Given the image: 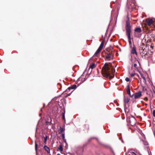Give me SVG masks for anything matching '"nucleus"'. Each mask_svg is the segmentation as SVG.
<instances>
[{
	"mask_svg": "<svg viewBox=\"0 0 155 155\" xmlns=\"http://www.w3.org/2000/svg\"><path fill=\"white\" fill-rule=\"evenodd\" d=\"M61 137L63 140H64V138H65L64 134L63 133V134H62Z\"/></svg>",
	"mask_w": 155,
	"mask_h": 155,
	"instance_id": "393cba45",
	"label": "nucleus"
},
{
	"mask_svg": "<svg viewBox=\"0 0 155 155\" xmlns=\"http://www.w3.org/2000/svg\"><path fill=\"white\" fill-rule=\"evenodd\" d=\"M124 101L125 103H127L129 102V99L127 97H124Z\"/></svg>",
	"mask_w": 155,
	"mask_h": 155,
	"instance_id": "a211bd4d",
	"label": "nucleus"
},
{
	"mask_svg": "<svg viewBox=\"0 0 155 155\" xmlns=\"http://www.w3.org/2000/svg\"><path fill=\"white\" fill-rule=\"evenodd\" d=\"M113 55L111 53H107L106 55V59L107 61H110L113 58Z\"/></svg>",
	"mask_w": 155,
	"mask_h": 155,
	"instance_id": "423d86ee",
	"label": "nucleus"
},
{
	"mask_svg": "<svg viewBox=\"0 0 155 155\" xmlns=\"http://www.w3.org/2000/svg\"><path fill=\"white\" fill-rule=\"evenodd\" d=\"M47 138H48V136H46L45 137H44V143H45V144H46Z\"/></svg>",
	"mask_w": 155,
	"mask_h": 155,
	"instance_id": "4be33fe9",
	"label": "nucleus"
},
{
	"mask_svg": "<svg viewBox=\"0 0 155 155\" xmlns=\"http://www.w3.org/2000/svg\"><path fill=\"white\" fill-rule=\"evenodd\" d=\"M38 144L37 143L36 141L35 142V149L36 152L37 151Z\"/></svg>",
	"mask_w": 155,
	"mask_h": 155,
	"instance_id": "aec40b11",
	"label": "nucleus"
},
{
	"mask_svg": "<svg viewBox=\"0 0 155 155\" xmlns=\"http://www.w3.org/2000/svg\"><path fill=\"white\" fill-rule=\"evenodd\" d=\"M142 47L140 49V52L141 55L143 56L147 54V49L145 48L144 46L143 47L142 46Z\"/></svg>",
	"mask_w": 155,
	"mask_h": 155,
	"instance_id": "20e7f679",
	"label": "nucleus"
},
{
	"mask_svg": "<svg viewBox=\"0 0 155 155\" xmlns=\"http://www.w3.org/2000/svg\"><path fill=\"white\" fill-rule=\"evenodd\" d=\"M57 155H61L60 154H59V153H58V154H57Z\"/></svg>",
	"mask_w": 155,
	"mask_h": 155,
	"instance_id": "c9c22d12",
	"label": "nucleus"
},
{
	"mask_svg": "<svg viewBox=\"0 0 155 155\" xmlns=\"http://www.w3.org/2000/svg\"><path fill=\"white\" fill-rule=\"evenodd\" d=\"M146 26H150L153 23V21L151 19L148 18L146 19Z\"/></svg>",
	"mask_w": 155,
	"mask_h": 155,
	"instance_id": "0eeeda50",
	"label": "nucleus"
},
{
	"mask_svg": "<svg viewBox=\"0 0 155 155\" xmlns=\"http://www.w3.org/2000/svg\"><path fill=\"white\" fill-rule=\"evenodd\" d=\"M113 72H113H112V71L110 73V78H113V76H112V75H111V74ZM113 75L114 76V74H113Z\"/></svg>",
	"mask_w": 155,
	"mask_h": 155,
	"instance_id": "bb28decb",
	"label": "nucleus"
},
{
	"mask_svg": "<svg viewBox=\"0 0 155 155\" xmlns=\"http://www.w3.org/2000/svg\"><path fill=\"white\" fill-rule=\"evenodd\" d=\"M127 93L128 95H130V86L129 85H128L127 86Z\"/></svg>",
	"mask_w": 155,
	"mask_h": 155,
	"instance_id": "2eb2a0df",
	"label": "nucleus"
},
{
	"mask_svg": "<svg viewBox=\"0 0 155 155\" xmlns=\"http://www.w3.org/2000/svg\"><path fill=\"white\" fill-rule=\"evenodd\" d=\"M97 55V51L95 52L94 55L90 59V60H92L93 58L95 56H96Z\"/></svg>",
	"mask_w": 155,
	"mask_h": 155,
	"instance_id": "5701e85b",
	"label": "nucleus"
},
{
	"mask_svg": "<svg viewBox=\"0 0 155 155\" xmlns=\"http://www.w3.org/2000/svg\"><path fill=\"white\" fill-rule=\"evenodd\" d=\"M113 68L110 63H105L101 70L103 76L106 78H110L111 71L113 72Z\"/></svg>",
	"mask_w": 155,
	"mask_h": 155,
	"instance_id": "f257e3e1",
	"label": "nucleus"
},
{
	"mask_svg": "<svg viewBox=\"0 0 155 155\" xmlns=\"http://www.w3.org/2000/svg\"><path fill=\"white\" fill-rule=\"evenodd\" d=\"M137 62L139 64V62L138 61H137Z\"/></svg>",
	"mask_w": 155,
	"mask_h": 155,
	"instance_id": "e433bc0d",
	"label": "nucleus"
},
{
	"mask_svg": "<svg viewBox=\"0 0 155 155\" xmlns=\"http://www.w3.org/2000/svg\"><path fill=\"white\" fill-rule=\"evenodd\" d=\"M140 76H141V77L143 79V80H144V81L145 82H146V80L145 78V77L144 76L143 74H142V73H140Z\"/></svg>",
	"mask_w": 155,
	"mask_h": 155,
	"instance_id": "412c9836",
	"label": "nucleus"
},
{
	"mask_svg": "<svg viewBox=\"0 0 155 155\" xmlns=\"http://www.w3.org/2000/svg\"><path fill=\"white\" fill-rule=\"evenodd\" d=\"M73 91H71V93H69V94H67V95H65V97H67L68 96H69V95H70L71 94V93H72Z\"/></svg>",
	"mask_w": 155,
	"mask_h": 155,
	"instance_id": "c85d7f7f",
	"label": "nucleus"
},
{
	"mask_svg": "<svg viewBox=\"0 0 155 155\" xmlns=\"http://www.w3.org/2000/svg\"><path fill=\"white\" fill-rule=\"evenodd\" d=\"M144 100L147 101L148 100V98L147 97H145L144 98Z\"/></svg>",
	"mask_w": 155,
	"mask_h": 155,
	"instance_id": "7c9ffc66",
	"label": "nucleus"
},
{
	"mask_svg": "<svg viewBox=\"0 0 155 155\" xmlns=\"http://www.w3.org/2000/svg\"><path fill=\"white\" fill-rule=\"evenodd\" d=\"M77 87V86L75 84H74L69 87L65 91V92H68L69 91H70V90H72L73 89H75Z\"/></svg>",
	"mask_w": 155,
	"mask_h": 155,
	"instance_id": "9d476101",
	"label": "nucleus"
},
{
	"mask_svg": "<svg viewBox=\"0 0 155 155\" xmlns=\"http://www.w3.org/2000/svg\"><path fill=\"white\" fill-rule=\"evenodd\" d=\"M136 75H137L138 78L139 77V76L138 74H136Z\"/></svg>",
	"mask_w": 155,
	"mask_h": 155,
	"instance_id": "2f4dec72",
	"label": "nucleus"
},
{
	"mask_svg": "<svg viewBox=\"0 0 155 155\" xmlns=\"http://www.w3.org/2000/svg\"><path fill=\"white\" fill-rule=\"evenodd\" d=\"M130 125L134 126L135 125V120L134 118H132L130 119Z\"/></svg>",
	"mask_w": 155,
	"mask_h": 155,
	"instance_id": "9b49d317",
	"label": "nucleus"
},
{
	"mask_svg": "<svg viewBox=\"0 0 155 155\" xmlns=\"http://www.w3.org/2000/svg\"><path fill=\"white\" fill-rule=\"evenodd\" d=\"M104 41L103 40L102 42H101V43L98 48L97 49V54L98 53L100 52L102 50V49L104 47Z\"/></svg>",
	"mask_w": 155,
	"mask_h": 155,
	"instance_id": "39448f33",
	"label": "nucleus"
},
{
	"mask_svg": "<svg viewBox=\"0 0 155 155\" xmlns=\"http://www.w3.org/2000/svg\"><path fill=\"white\" fill-rule=\"evenodd\" d=\"M134 67L135 68L137 69H138L137 67V64L136 63H134Z\"/></svg>",
	"mask_w": 155,
	"mask_h": 155,
	"instance_id": "a878e982",
	"label": "nucleus"
},
{
	"mask_svg": "<svg viewBox=\"0 0 155 155\" xmlns=\"http://www.w3.org/2000/svg\"><path fill=\"white\" fill-rule=\"evenodd\" d=\"M145 28L146 29V30H148V28L147 27H146V26H145Z\"/></svg>",
	"mask_w": 155,
	"mask_h": 155,
	"instance_id": "72a5a7b5",
	"label": "nucleus"
},
{
	"mask_svg": "<svg viewBox=\"0 0 155 155\" xmlns=\"http://www.w3.org/2000/svg\"><path fill=\"white\" fill-rule=\"evenodd\" d=\"M131 53L132 54L135 55L137 56V55L136 48L134 46L132 48V49L131 51Z\"/></svg>",
	"mask_w": 155,
	"mask_h": 155,
	"instance_id": "6e6552de",
	"label": "nucleus"
},
{
	"mask_svg": "<svg viewBox=\"0 0 155 155\" xmlns=\"http://www.w3.org/2000/svg\"><path fill=\"white\" fill-rule=\"evenodd\" d=\"M153 115L154 117H155V110H153Z\"/></svg>",
	"mask_w": 155,
	"mask_h": 155,
	"instance_id": "c756f323",
	"label": "nucleus"
},
{
	"mask_svg": "<svg viewBox=\"0 0 155 155\" xmlns=\"http://www.w3.org/2000/svg\"><path fill=\"white\" fill-rule=\"evenodd\" d=\"M125 81H127V82H128V81H130V79L129 78H128V77H127L126 78H125Z\"/></svg>",
	"mask_w": 155,
	"mask_h": 155,
	"instance_id": "cd10ccee",
	"label": "nucleus"
},
{
	"mask_svg": "<svg viewBox=\"0 0 155 155\" xmlns=\"http://www.w3.org/2000/svg\"><path fill=\"white\" fill-rule=\"evenodd\" d=\"M129 74H130V76L131 77H132L134 76V75H136V73H129Z\"/></svg>",
	"mask_w": 155,
	"mask_h": 155,
	"instance_id": "b1692460",
	"label": "nucleus"
},
{
	"mask_svg": "<svg viewBox=\"0 0 155 155\" xmlns=\"http://www.w3.org/2000/svg\"><path fill=\"white\" fill-rule=\"evenodd\" d=\"M64 111L62 113V119L64 120V121H65V108H63Z\"/></svg>",
	"mask_w": 155,
	"mask_h": 155,
	"instance_id": "4468645a",
	"label": "nucleus"
},
{
	"mask_svg": "<svg viewBox=\"0 0 155 155\" xmlns=\"http://www.w3.org/2000/svg\"><path fill=\"white\" fill-rule=\"evenodd\" d=\"M142 30L140 28H137L135 30L134 34L135 36L138 38L140 37L141 36Z\"/></svg>",
	"mask_w": 155,
	"mask_h": 155,
	"instance_id": "7ed1b4c3",
	"label": "nucleus"
},
{
	"mask_svg": "<svg viewBox=\"0 0 155 155\" xmlns=\"http://www.w3.org/2000/svg\"><path fill=\"white\" fill-rule=\"evenodd\" d=\"M96 67V65L94 63H92L89 66V68L91 69H93L95 68Z\"/></svg>",
	"mask_w": 155,
	"mask_h": 155,
	"instance_id": "f3484780",
	"label": "nucleus"
},
{
	"mask_svg": "<svg viewBox=\"0 0 155 155\" xmlns=\"http://www.w3.org/2000/svg\"><path fill=\"white\" fill-rule=\"evenodd\" d=\"M48 123H49L48 122L46 121V124H48Z\"/></svg>",
	"mask_w": 155,
	"mask_h": 155,
	"instance_id": "f704fd0d",
	"label": "nucleus"
},
{
	"mask_svg": "<svg viewBox=\"0 0 155 155\" xmlns=\"http://www.w3.org/2000/svg\"><path fill=\"white\" fill-rule=\"evenodd\" d=\"M58 84H59V85H61V87L59 89H61V87H62L61 84L60 83H58Z\"/></svg>",
	"mask_w": 155,
	"mask_h": 155,
	"instance_id": "473e14b6",
	"label": "nucleus"
},
{
	"mask_svg": "<svg viewBox=\"0 0 155 155\" xmlns=\"http://www.w3.org/2000/svg\"><path fill=\"white\" fill-rule=\"evenodd\" d=\"M129 155H141L139 152H135L130 151L128 153Z\"/></svg>",
	"mask_w": 155,
	"mask_h": 155,
	"instance_id": "f8f14e48",
	"label": "nucleus"
},
{
	"mask_svg": "<svg viewBox=\"0 0 155 155\" xmlns=\"http://www.w3.org/2000/svg\"><path fill=\"white\" fill-rule=\"evenodd\" d=\"M58 149L59 150L61 151H63V146L62 145H60L59 147H58Z\"/></svg>",
	"mask_w": 155,
	"mask_h": 155,
	"instance_id": "6ab92c4d",
	"label": "nucleus"
},
{
	"mask_svg": "<svg viewBox=\"0 0 155 155\" xmlns=\"http://www.w3.org/2000/svg\"><path fill=\"white\" fill-rule=\"evenodd\" d=\"M134 98L135 99H137L140 97L142 95L141 92L140 91L134 94Z\"/></svg>",
	"mask_w": 155,
	"mask_h": 155,
	"instance_id": "1a4fd4ad",
	"label": "nucleus"
},
{
	"mask_svg": "<svg viewBox=\"0 0 155 155\" xmlns=\"http://www.w3.org/2000/svg\"><path fill=\"white\" fill-rule=\"evenodd\" d=\"M131 26L130 24L129 20H128L126 21V35L129 41H130L131 39Z\"/></svg>",
	"mask_w": 155,
	"mask_h": 155,
	"instance_id": "f03ea898",
	"label": "nucleus"
},
{
	"mask_svg": "<svg viewBox=\"0 0 155 155\" xmlns=\"http://www.w3.org/2000/svg\"><path fill=\"white\" fill-rule=\"evenodd\" d=\"M65 130V129L64 128H62L61 127H60L59 129V134L62 133L63 131H64Z\"/></svg>",
	"mask_w": 155,
	"mask_h": 155,
	"instance_id": "dca6fc26",
	"label": "nucleus"
},
{
	"mask_svg": "<svg viewBox=\"0 0 155 155\" xmlns=\"http://www.w3.org/2000/svg\"><path fill=\"white\" fill-rule=\"evenodd\" d=\"M44 148L48 153H50V149L46 145H45L44 147Z\"/></svg>",
	"mask_w": 155,
	"mask_h": 155,
	"instance_id": "ddd939ff",
	"label": "nucleus"
}]
</instances>
